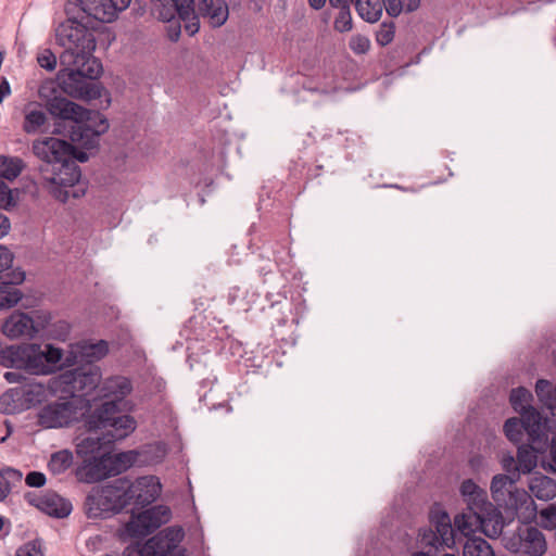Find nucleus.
I'll return each instance as SVG.
<instances>
[{"instance_id": "680f3d73", "label": "nucleus", "mask_w": 556, "mask_h": 556, "mask_svg": "<svg viewBox=\"0 0 556 556\" xmlns=\"http://www.w3.org/2000/svg\"><path fill=\"white\" fill-rule=\"evenodd\" d=\"M551 468L556 473V435L553 437L551 442Z\"/></svg>"}, {"instance_id": "c9c22d12", "label": "nucleus", "mask_w": 556, "mask_h": 556, "mask_svg": "<svg viewBox=\"0 0 556 556\" xmlns=\"http://www.w3.org/2000/svg\"><path fill=\"white\" fill-rule=\"evenodd\" d=\"M25 167L24 161L17 156L0 155V180L13 181Z\"/></svg>"}, {"instance_id": "4c0bfd02", "label": "nucleus", "mask_w": 556, "mask_h": 556, "mask_svg": "<svg viewBox=\"0 0 556 556\" xmlns=\"http://www.w3.org/2000/svg\"><path fill=\"white\" fill-rule=\"evenodd\" d=\"M383 9L391 17H397L403 11L413 12L420 5V0H382Z\"/></svg>"}, {"instance_id": "ea45409f", "label": "nucleus", "mask_w": 556, "mask_h": 556, "mask_svg": "<svg viewBox=\"0 0 556 556\" xmlns=\"http://www.w3.org/2000/svg\"><path fill=\"white\" fill-rule=\"evenodd\" d=\"M161 17L168 23L167 35L172 41H177L181 34V24L170 8L164 9L160 13Z\"/></svg>"}, {"instance_id": "39448f33", "label": "nucleus", "mask_w": 556, "mask_h": 556, "mask_svg": "<svg viewBox=\"0 0 556 556\" xmlns=\"http://www.w3.org/2000/svg\"><path fill=\"white\" fill-rule=\"evenodd\" d=\"M72 7H76V3L68 1L65 5L67 18L55 29L56 42L65 49L60 55L62 66H70L85 58H94L92 55L96 49L93 31L98 27L83 15L80 17L72 15Z\"/></svg>"}, {"instance_id": "5701e85b", "label": "nucleus", "mask_w": 556, "mask_h": 556, "mask_svg": "<svg viewBox=\"0 0 556 556\" xmlns=\"http://www.w3.org/2000/svg\"><path fill=\"white\" fill-rule=\"evenodd\" d=\"M75 476L79 482L84 483H93L113 477L105 453L92 456L91 459H85L84 464L76 468Z\"/></svg>"}, {"instance_id": "7ed1b4c3", "label": "nucleus", "mask_w": 556, "mask_h": 556, "mask_svg": "<svg viewBox=\"0 0 556 556\" xmlns=\"http://www.w3.org/2000/svg\"><path fill=\"white\" fill-rule=\"evenodd\" d=\"M31 151L40 161L39 184L54 200L65 203L64 176L68 169L71 142L56 137H45L33 141Z\"/></svg>"}, {"instance_id": "3c124183", "label": "nucleus", "mask_w": 556, "mask_h": 556, "mask_svg": "<svg viewBox=\"0 0 556 556\" xmlns=\"http://www.w3.org/2000/svg\"><path fill=\"white\" fill-rule=\"evenodd\" d=\"M370 41L361 35L354 36L350 41V48L358 54L366 53L369 50Z\"/></svg>"}, {"instance_id": "13d9d810", "label": "nucleus", "mask_w": 556, "mask_h": 556, "mask_svg": "<svg viewBox=\"0 0 556 556\" xmlns=\"http://www.w3.org/2000/svg\"><path fill=\"white\" fill-rule=\"evenodd\" d=\"M502 466L508 472L507 475H511L513 470H515V467L517 466V460H515L511 455L504 456L502 459Z\"/></svg>"}, {"instance_id": "a19ab883", "label": "nucleus", "mask_w": 556, "mask_h": 556, "mask_svg": "<svg viewBox=\"0 0 556 556\" xmlns=\"http://www.w3.org/2000/svg\"><path fill=\"white\" fill-rule=\"evenodd\" d=\"M523 431L522 425L519 422V418L517 417L509 418L504 424V433L513 443L521 442Z\"/></svg>"}, {"instance_id": "f03ea898", "label": "nucleus", "mask_w": 556, "mask_h": 556, "mask_svg": "<svg viewBox=\"0 0 556 556\" xmlns=\"http://www.w3.org/2000/svg\"><path fill=\"white\" fill-rule=\"evenodd\" d=\"M113 403L96 404L93 410L84 418L89 435L84 438L76 446L81 456H96L106 453L119 440L127 438L136 429V420L131 416L110 418L114 413Z\"/></svg>"}, {"instance_id": "09e8293b", "label": "nucleus", "mask_w": 556, "mask_h": 556, "mask_svg": "<svg viewBox=\"0 0 556 556\" xmlns=\"http://www.w3.org/2000/svg\"><path fill=\"white\" fill-rule=\"evenodd\" d=\"M15 556H43V553L40 543L33 541L21 546Z\"/></svg>"}, {"instance_id": "69168bd1", "label": "nucleus", "mask_w": 556, "mask_h": 556, "mask_svg": "<svg viewBox=\"0 0 556 556\" xmlns=\"http://www.w3.org/2000/svg\"><path fill=\"white\" fill-rule=\"evenodd\" d=\"M503 527H504L503 517L502 516H496L495 523L493 526V533L495 535L501 534L502 530H503Z\"/></svg>"}, {"instance_id": "f3484780", "label": "nucleus", "mask_w": 556, "mask_h": 556, "mask_svg": "<svg viewBox=\"0 0 556 556\" xmlns=\"http://www.w3.org/2000/svg\"><path fill=\"white\" fill-rule=\"evenodd\" d=\"M131 0H79L83 16L98 27L99 23H112L118 13L128 8Z\"/></svg>"}, {"instance_id": "4be33fe9", "label": "nucleus", "mask_w": 556, "mask_h": 556, "mask_svg": "<svg viewBox=\"0 0 556 556\" xmlns=\"http://www.w3.org/2000/svg\"><path fill=\"white\" fill-rule=\"evenodd\" d=\"M25 280L21 268L10 270L0 276V309L11 308L22 299V292L16 288Z\"/></svg>"}, {"instance_id": "c756f323", "label": "nucleus", "mask_w": 556, "mask_h": 556, "mask_svg": "<svg viewBox=\"0 0 556 556\" xmlns=\"http://www.w3.org/2000/svg\"><path fill=\"white\" fill-rule=\"evenodd\" d=\"M36 106L37 103H29L25 108V116L22 128L26 134L29 135L42 131V127L48 122L47 114Z\"/></svg>"}, {"instance_id": "2eb2a0df", "label": "nucleus", "mask_w": 556, "mask_h": 556, "mask_svg": "<svg viewBox=\"0 0 556 556\" xmlns=\"http://www.w3.org/2000/svg\"><path fill=\"white\" fill-rule=\"evenodd\" d=\"M55 92V83L52 80L43 83L38 90L40 99L46 101V108L52 116L76 124V119L83 113V106L56 96Z\"/></svg>"}, {"instance_id": "6ab92c4d", "label": "nucleus", "mask_w": 556, "mask_h": 556, "mask_svg": "<svg viewBox=\"0 0 556 556\" xmlns=\"http://www.w3.org/2000/svg\"><path fill=\"white\" fill-rule=\"evenodd\" d=\"M109 352V344L105 340L91 342L81 340L70 345V351L65 354V365L67 367L77 364H96Z\"/></svg>"}, {"instance_id": "c85d7f7f", "label": "nucleus", "mask_w": 556, "mask_h": 556, "mask_svg": "<svg viewBox=\"0 0 556 556\" xmlns=\"http://www.w3.org/2000/svg\"><path fill=\"white\" fill-rule=\"evenodd\" d=\"M529 490L540 501H551L556 496V481L544 475H536L530 479Z\"/></svg>"}, {"instance_id": "cd10ccee", "label": "nucleus", "mask_w": 556, "mask_h": 556, "mask_svg": "<svg viewBox=\"0 0 556 556\" xmlns=\"http://www.w3.org/2000/svg\"><path fill=\"white\" fill-rule=\"evenodd\" d=\"M430 525L443 545L450 547L454 543V529L447 513L432 511L430 514Z\"/></svg>"}, {"instance_id": "052dcab7", "label": "nucleus", "mask_w": 556, "mask_h": 556, "mask_svg": "<svg viewBox=\"0 0 556 556\" xmlns=\"http://www.w3.org/2000/svg\"><path fill=\"white\" fill-rule=\"evenodd\" d=\"M10 226L9 218L0 213V239L9 232Z\"/></svg>"}, {"instance_id": "a878e982", "label": "nucleus", "mask_w": 556, "mask_h": 556, "mask_svg": "<svg viewBox=\"0 0 556 556\" xmlns=\"http://www.w3.org/2000/svg\"><path fill=\"white\" fill-rule=\"evenodd\" d=\"M198 12L201 16L208 18L213 27L223 26L229 15L225 0H199Z\"/></svg>"}, {"instance_id": "6e6552de", "label": "nucleus", "mask_w": 556, "mask_h": 556, "mask_svg": "<svg viewBox=\"0 0 556 556\" xmlns=\"http://www.w3.org/2000/svg\"><path fill=\"white\" fill-rule=\"evenodd\" d=\"M101 378V369L97 364H77L75 368L66 370L61 376L65 390L72 393L73 400L77 401L86 413L94 408L87 396L99 388Z\"/></svg>"}, {"instance_id": "49530a36", "label": "nucleus", "mask_w": 556, "mask_h": 556, "mask_svg": "<svg viewBox=\"0 0 556 556\" xmlns=\"http://www.w3.org/2000/svg\"><path fill=\"white\" fill-rule=\"evenodd\" d=\"M13 258V253L5 245L0 244V276L15 269L12 268Z\"/></svg>"}, {"instance_id": "c03bdc74", "label": "nucleus", "mask_w": 556, "mask_h": 556, "mask_svg": "<svg viewBox=\"0 0 556 556\" xmlns=\"http://www.w3.org/2000/svg\"><path fill=\"white\" fill-rule=\"evenodd\" d=\"M37 62L40 67L47 71H53L56 67V56L50 49H42L37 54Z\"/></svg>"}, {"instance_id": "20e7f679", "label": "nucleus", "mask_w": 556, "mask_h": 556, "mask_svg": "<svg viewBox=\"0 0 556 556\" xmlns=\"http://www.w3.org/2000/svg\"><path fill=\"white\" fill-rule=\"evenodd\" d=\"M0 365L5 368L24 369L31 375H51L65 365L62 349L36 343L10 345L0 350Z\"/></svg>"}, {"instance_id": "0e129e2a", "label": "nucleus", "mask_w": 556, "mask_h": 556, "mask_svg": "<svg viewBox=\"0 0 556 556\" xmlns=\"http://www.w3.org/2000/svg\"><path fill=\"white\" fill-rule=\"evenodd\" d=\"M4 478L0 476V502L7 498V496L10 494V490L7 486V482L3 481Z\"/></svg>"}, {"instance_id": "37998d69", "label": "nucleus", "mask_w": 556, "mask_h": 556, "mask_svg": "<svg viewBox=\"0 0 556 556\" xmlns=\"http://www.w3.org/2000/svg\"><path fill=\"white\" fill-rule=\"evenodd\" d=\"M395 35V25L393 22H383L380 25L379 30L376 34V40L377 42L384 47L388 46L390 42H392Z\"/></svg>"}, {"instance_id": "b1692460", "label": "nucleus", "mask_w": 556, "mask_h": 556, "mask_svg": "<svg viewBox=\"0 0 556 556\" xmlns=\"http://www.w3.org/2000/svg\"><path fill=\"white\" fill-rule=\"evenodd\" d=\"M518 413L520 414L519 422L527 432L530 442L542 444L543 441H548L546 419H543L538 409L528 405V407Z\"/></svg>"}, {"instance_id": "f257e3e1", "label": "nucleus", "mask_w": 556, "mask_h": 556, "mask_svg": "<svg viewBox=\"0 0 556 556\" xmlns=\"http://www.w3.org/2000/svg\"><path fill=\"white\" fill-rule=\"evenodd\" d=\"M548 446V441L530 442L521 444L517 451V466L511 475H496L491 481V494L498 507L505 514L514 517L520 513L525 520L536 517V505L531 495L525 490L516 486L520 473L531 472L538 464V454H543Z\"/></svg>"}, {"instance_id": "423d86ee", "label": "nucleus", "mask_w": 556, "mask_h": 556, "mask_svg": "<svg viewBox=\"0 0 556 556\" xmlns=\"http://www.w3.org/2000/svg\"><path fill=\"white\" fill-rule=\"evenodd\" d=\"M102 73V64L96 58L84 60L64 66L58 73L55 88L64 93L80 100H96L101 98L104 90L102 84L97 81Z\"/></svg>"}, {"instance_id": "2f4dec72", "label": "nucleus", "mask_w": 556, "mask_h": 556, "mask_svg": "<svg viewBox=\"0 0 556 556\" xmlns=\"http://www.w3.org/2000/svg\"><path fill=\"white\" fill-rule=\"evenodd\" d=\"M18 387L24 401L23 405L25 406V410L41 403L46 395L45 386L40 382H36L34 379H29Z\"/></svg>"}, {"instance_id": "603ef678", "label": "nucleus", "mask_w": 556, "mask_h": 556, "mask_svg": "<svg viewBox=\"0 0 556 556\" xmlns=\"http://www.w3.org/2000/svg\"><path fill=\"white\" fill-rule=\"evenodd\" d=\"M535 392L541 402L545 405L548 395L552 394V383L545 379H539L535 383Z\"/></svg>"}, {"instance_id": "e433bc0d", "label": "nucleus", "mask_w": 556, "mask_h": 556, "mask_svg": "<svg viewBox=\"0 0 556 556\" xmlns=\"http://www.w3.org/2000/svg\"><path fill=\"white\" fill-rule=\"evenodd\" d=\"M73 464V454L68 450H61L51 455L48 463V469L53 475L65 472Z\"/></svg>"}, {"instance_id": "79ce46f5", "label": "nucleus", "mask_w": 556, "mask_h": 556, "mask_svg": "<svg viewBox=\"0 0 556 556\" xmlns=\"http://www.w3.org/2000/svg\"><path fill=\"white\" fill-rule=\"evenodd\" d=\"M352 15L350 5L342 7L339 9V13L334 18L333 27L340 33H345L352 29Z\"/></svg>"}, {"instance_id": "bf43d9fd", "label": "nucleus", "mask_w": 556, "mask_h": 556, "mask_svg": "<svg viewBox=\"0 0 556 556\" xmlns=\"http://www.w3.org/2000/svg\"><path fill=\"white\" fill-rule=\"evenodd\" d=\"M11 93V87L5 77L0 80V103L3 102L4 98Z\"/></svg>"}, {"instance_id": "9b49d317", "label": "nucleus", "mask_w": 556, "mask_h": 556, "mask_svg": "<svg viewBox=\"0 0 556 556\" xmlns=\"http://www.w3.org/2000/svg\"><path fill=\"white\" fill-rule=\"evenodd\" d=\"M460 493L467 503V511L456 515L454 525L463 534H468L473 531L476 523L485 526L486 515L492 505L488 502L485 492L471 479L463 481Z\"/></svg>"}, {"instance_id": "72a5a7b5", "label": "nucleus", "mask_w": 556, "mask_h": 556, "mask_svg": "<svg viewBox=\"0 0 556 556\" xmlns=\"http://www.w3.org/2000/svg\"><path fill=\"white\" fill-rule=\"evenodd\" d=\"M20 387L9 389L0 396V413L14 415L25 410Z\"/></svg>"}, {"instance_id": "412c9836", "label": "nucleus", "mask_w": 556, "mask_h": 556, "mask_svg": "<svg viewBox=\"0 0 556 556\" xmlns=\"http://www.w3.org/2000/svg\"><path fill=\"white\" fill-rule=\"evenodd\" d=\"M25 498L30 505L55 518H65L73 509L70 501L51 491L41 495L27 493Z\"/></svg>"}, {"instance_id": "4d7b16f0", "label": "nucleus", "mask_w": 556, "mask_h": 556, "mask_svg": "<svg viewBox=\"0 0 556 556\" xmlns=\"http://www.w3.org/2000/svg\"><path fill=\"white\" fill-rule=\"evenodd\" d=\"M4 379L9 382V383H24L26 382L27 380H29L27 377H25L22 372L20 371H7L4 374Z\"/></svg>"}, {"instance_id": "a211bd4d", "label": "nucleus", "mask_w": 556, "mask_h": 556, "mask_svg": "<svg viewBox=\"0 0 556 556\" xmlns=\"http://www.w3.org/2000/svg\"><path fill=\"white\" fill-rule=\"evenodd\" d=\"M126 501L127 506L135 504L137 507H146L157 500L162 492V485L155 476L139 477L136 481L127 478Z\"/></svg>"}, {"instance_id": "f8f14e48", "label": "nucleus", "mask_w": 556, "mask_h": 556, "mask_svg": "<svg viewBox=\"0 0 556 556\" xmlns=\"http://www.w3.org/2000/svg\"><path fill=\"white\" fill-rule=\"evenodd\" d=\"M110 127L108 118L99 111L83 108V113L70 130V139L80 148L97 150L101 135Z\"/></svg>"}, {"instance_id": "4468645a", "label": "nucleus", "mask_w": 556, "mask_h": 556, "mask_svg": "<svg viewBox=\"0 0 556 556\" xmlns=\"http://www.w3.org/2000/svg\"><path fill=\"white\" fill-rule=\"evenodd\" d=\"M71 142V155L67 157L68 169H66L63 184V192L65 193V202L71 198L79 199L86 194L87 182L81 179V170L77 162L85 163L89 160L90 151L85 148L78 149Z\"/></svg>"}, {"instance_id": "58836bf2", "label": "nucleus", "mask_w": 556, "mask_h": 556, "mask_svg": "<svg viewBox=\"0 0 556 556\" xmlns=\"http://www.w3.org/2000/svg\"><path fill=\"white\" fill-rule=\"evenodd\" d=\"M531 400H532L531 392L523 387H518L510 391L509 402H510L511 407L516 412H520V410L525 409L526 407H528V405H530L529 402Z\"/></svg>"}, {"instance_id": "6e6d98bb", "label": "nucleus", "mask_w": 556, "mask_h": 556, "mask_svg": "<svg viewBox=\"0 0 556 556\" xmlns=\"http://www.w3.org/2000/svg\"><path fill=\"white\" fill-rule=\"evenodd\" d=\"M543 520L549 526L556 527V504H551L540 511Z\"/></svg>"}, {"instance_id": "864d4df0", "label": "nucleus", "mask_w": 556, "mask_h": 556, "mask_svg": "<svg viewBox=\"0 0 556 556\" xmlns=\"http://www.w3.org/2000/svg\"><path fill=\"white\" fill-rule=\"evenodd\" d=\"M13 205L12 191L5 181L0 180V208H9Z\"/></svg>"}, {"instance_id": "dca6fc26", "label": "nucleus", "mask_w": 556, "mask_h": 556, "mask_svg": "<svg viewBox=\"0 0 556 556\" xmlns=\"http://www.w3.org/2000/svg\"><path fill=\"white\" fill-rule=\"evenodd\" d=\"M170 518V510L166 506H155L138 515H132L126 523V532L131 538H143L154 532Z\"/></svg>"}, {"instance_id": "de8ad7c7", "label": "nucleus", "mask_w": 556, "mask_h": 556, "mask_svg": "<svg viewBox=\"0 0 556 556\" xmlns=\"http://www.w3.org/2000/svg\"><path fill=\"white\" fill-rule=\"evenodd\" d=\"M0 476L4 478V482H7V486L11 491L13 486H15L17 483L22 480V472L17 469L7 467L4 469L0 470Z\"/></svg>"}, {"instance_id": "774afa93", "label": "nucleus", "mask_w": 556, "mask_h": 556, "mask_svg": "<svg viewBox=\"0 0 556 556\" xmlns=\"http://www.w3.org/2000/svg\"><path fill=\"white\" fill-rule=\"evenodd\" d=\"M329 2L333 8H338V9L349 5V0H329Z\"/></svg>"}, {"instance_id": "473e14b6", "label": "nucleus", "mask_w": 556, "mask_h": 556, "mask_svg": "<svg viewBox=\"0 0 556 556\" xmlns=\"http://www.w3.org/2000/svg\"><path fill=\"white\" fill-rule=\"evenodd\" d=\"M355 10L364 21L376 23L380 20L383 12L382 0H351Z\"/></svg>"}, {"instance_id": "5fc2aeb1", "label": "nucleus", "mask_w": 556, "mask_h": 556, "mask_svg": "<svg viewBox=\"0 0 556 556\" xmlns=\"http://www.w3.org/2000/svg\"><path fill=\"white\" fill-rule=\"evenodd\" d=\"M46 476L40 471H30L25 478V482L31 488H41L46 484Z\"/></svg>"}, {"instance_id": "338daca9", "label": "nucleus", "mask_w": 556, "mask_h": 556, "mask_svg": "<svg viewBox=\"0 0 556 556\" xmlns=\"http://www.w3.org/2000/svg\"><path fill=\"white\" fill-rule=\"evenodd\" d=\"M308 2L313 9L319 10L325 5L326 0H308Z\"/></svg>"}, {"instance_id": "9d476101", "label": "nucleus", "mask_w": 556, "mask_h": 556, "mask_svg": "<svg viewBox=\"0 0 556 556\" xmlns=\"http://www.w3.org/2000/svg\"><path fill=\"white\" fill-rule=\"evenodd\" d=\"M507 518L514 519L518 517L521 525L514 531L503 534L502 541L504 547L513 554H523L528 556H542L547 551V543L544 533L536 527L530 525L531 518L525 520L520 517V513Z\"/></svg>"}, {"instance_id": "393cba45", "label": "nucleus", "mask_w": 556, "mask_h": 556, "mask_svg": "<svg viewBox=\"0 0 556 556\" xmlns=\"http://www.w3.org/2000/svg\"><path fill=\"white\" fill-rule=\"evenodd\" d=\"M2 332L10 339L34 337L38 332L33 318L25 313H13L2 325Z\"/></svg>"}, {"instance_id": "7c9ffc66", "label": "nucleus", "mask_w": 556, "mask_h": 556, "mask_svg": "<svg viewBox=\"0 0 556 556\" xmlns=\"http://www.w3.org/2000/svg\"><path fill=\"white\" fill-rule=\"evenodd\" d=\"M138 456L139 453L137 451H126L115 455H111L109 451L105 453L108 465L112 471L113 477L121 475L134 466L138 459Z\"/></svg>"}, {"instance_id": "f704fd0d", "label": "nucleus", "mask_w": 556, "mask_h": 556, "mask_svg": "<svg viewBox=\"0 0 556 556\" xmlns=\"http://www.w3.org/2000/svg\"><path fill=\"white\" fill-rule=\"evenodd\" d=\"M463 556H496L492 545L481 536L468 538L463 546Z\"/></svg>"}, {"instance_id": "ddd939ff", "label": "nucleus", "mask_w": 556, "mask_h": 556, "mask_svg": "<svg viewBox=\"0 0 556 556\" xmlns=\"http://www.w3.org/2000/svg\"><path fill=\"white\" fill-rule=\"evenodd\" d=\"M87 415L77 401L64 400L48 403L37 414V424L45 429L67 427Z\"/></svg>"}, {"instance_id": "0eeeda50", "label": "nucleus", "mask_w": 556, "mask_h": 556, "mask_svg": "<svg viewBox=\"0 0 556 556\" xmlns=\"http://www.w3.org/2000/svg\"><path fill=\"white\" fill-rule=\"evenodd\" d=\"M127 478H117L105 484L91 488L84 501V513L88 519H106L127 507Z\"/></svg>"}, {"instance_id": "bb28decb", "label": "nucleus", "mask_w": 556, "mask_h": 556, "mask_svg": "<svg viewBox=\"0 0 556 556\" xmlns=\"http://www.w3.org/2000/svg\"><path fill=\"white\" fill-rule=\"evenodd\" d=\"M170 9L190 36L199 31L200 23L194 12L193 0H173Z\"/></svg>"}, {"instance_id": "a18cd8bd", "label": "nucleus", "mask_w": 556, "mask_h": 556, "mask_svg": "<svg viewBox=\"0 0 556 556\" xmlns=\"http://www.w3.org/2000/svg\"><path fill=\"white\" fill-rule=\"evenodd\" d=\"M71 332V325L65 320H58L51 324V338L54 340L65 341Z\"/></svg>"}, {"instance_id": "8fccbe9b", "label": "nucleus", "mask_w": 556, "mask_h": 556, "mask_svg": "<svg viewBox=\"0 0 556 556\" xmlns=\"http://www.w3.org/2000/svg\"><path fill=\"white\" fill-rule=\"evenodd\" d=\"M420 542L425 545L434 546L443 545L441 543V540L439 539L438 534L433 530L432 527L429 529H422L419 531Z\"/></svg>"}, {"instance_id": "aec40b11", "label": "nucleus", "mask_w": 556, "mask_h": 556, "mask_svg": "<svg viewBox=\"0 0 556 556\" xmlns=\"http://www.w3.org/2000/svg\"><path fill=\"white\" fill-rule=\"evenodd\" d=\"M132 386L128 378L122 376L110 377L105 379L100 386L97 397H100L101 403H113L114 413L110 414V418H118L124 416L121 414L119 404L131 392Z\"/></svg>"}, {"instance_id": "1a4fd4ad", "label": "nucleus", "mask_w": 556, "mask_h": 556, "mask_svg": "<svg viewBox=\"0 0 556 556\" xmlns=\"http://www.w3.org/2000/svg\"><path fill=\"white\" fill-rule=\"evenodd\" d=\"M184 539L181 528L168 527L144 543L128 545L123 556H187V551L180 545Z\"/></svg>"}, {"instance_id": "e2e57ef3", "label": "nucleus", "mask_w": 556, "mask_h": 556, "mask_svg": "<svg viewBox=\"0 0 556 556\" xmlns=\"http://www.w3.org/2000/svg\"><path fill=\"white\" fill-rule=\"evenodd\" d=\"M545 406L552 410L556 409V384L552 388V394L547 396Z\"/></svg>"}]
</instances>
